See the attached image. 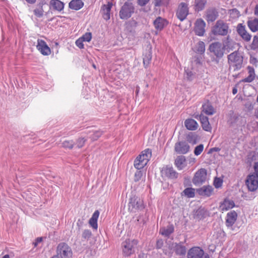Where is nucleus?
Segmentation results:
<instances>
[{
  "label": "nucleus",
  "instance_id": "nucleus-21",
  "mask_svg": "<svg viewBox=\"0 0 258 258\" xmlns=\"http://www.w3.org/2000/svg\"><path fill=\"white\" fill-rule=\"evenodd\" d=\"M214 188L210 185H204L197 189L198 194L202 196L210 197L213 192Z\"/></svg>",
  "mask_w": 258,
  "mask_h": 258
},
{
  "label": "nucleus",
  "instance_id": "nucleus-1",
  "mask_svg": "<svg viewBox=\"0 0 258 258\" xmlns=\"http://www.w3.org/2000/svg\"><path fill=\"white\" fill-rule=\"evenodd\" d=\"M228 24L221 20H218L212 27L211 33L215 36H226L231 33Z\"/></svg>",
  "mask_w": 258,
  "mask_h": 258
},
{
  "label": "nucleus",
  "instance_id": "nucleus-16",
  "mask_svg": "<svg viewBox=\"0 0 258 258\" xmlns=\"http://www.w3.org/2000/svg\"><path fill=\"white\" fill-rule=\"evenodd\" d=\"M190 147L185 141L177 142L174 146L175 151L179 154H185L189 151Z\"/></svg>",
  "mask_w": 258,
  "mask_h": 258
},
{
  "label": "nucleus",
  "instance_id": "nucleus-29",
  "mask_svg": "<svg viewBox=\"0 0 258 258\" xmlns=\"http://www.w3.org/2000/svg\"><path fill=\"white\" fill-rule=\"evenodd\" d=\"M184 125L186 128L190 131H195L198 128V124L196 120L188 118L185 120Z\"/></svg>",
  "mask_w": 258,
  "mask_h": 258
},
{
  "label": "nucleus",
  "instance_id": "nucleus-24",
  "mask_svg": "<svg viewBox=\"0 0 258 258\" xmlns=\"http://www.w3.org/2000/svg\"><path fill=\"white\" fill-rule=\"evenodd\" d=\"M112 6V3L108 2L107 5H104L101 9L102 17L105 20H108L110 18V11Z\"/></svg>",
  "mask_w": 258,
  "mask_h": 258
},
{
  "label": "nucleus",
  "instance_id": "nucleus-38",
  "mask_svg": "<svg viewBox=\"0 0 258 258\" xmlns=\"http://www.w3.org/2000/svg\"><path fill=\"white\" fill-rule=\"evenodd\" d=\"M247 25L251 31L256 32L258 30V19L249 20L247 22Z\"/></svg>",
  "mask_w": 258,
  "mask_h": 258
},
{
  "label": "nucleus",
  "instance_id": "nucleus-7",
  "mask_svg": "<svg viewBox=\"0 0 258 258\" xmlns=\"http://www.w3.org/2000/svg\"><path fill=\"white\" fill-rule=\"evenodd\" d=\"M134 12V7L131 2H125L121 8L119 17L121 19H127L130 18Z\"/></svg>",
  "mask_w": 258,
  "mask_h": 258
},
{
  "label": "nucleus",
  "instance_id": "nucleus-52",
  "mask_svg": "<svg viewBox=\"0 0 258 258\" xmlns=\"http://www.w3.org/2000/svg\"><path fill=\"white\" fill-rule=\"evenodd\" d=\"M84 41L89 42L92 38V34L90 32L86 33L81 37Z\"/></svg>",
  "mask_w": 258,
  "mask_h": 258
},
{
  "label": "nucleus",
  "instance_id": "nucleus-33",
  "mask_svg": "<svg viewBox=\"0 0 258 258\" xmlns=\"http://www.w3.org/2000/svg\"><path fill=\"white\" fill-rule=\"evenodd\" d=\"M209 215V212L204 208H199L195 213V217L200 220L205 218Z\"/></svg>",
  "mask_w": 258,
  "mask_h": 258
},
{
  "label": "nucleus",
  "instance_id": "nucleus-56",
  "mask_svg": "<svg viewBox=\"0 0 258 258\" xmlns=\"http://www.w3.org/2000/svg\"><path fill=\"white\" fill-rule=\"evenodd\" d=\"M150 0H137L138 5L141 7L145 6Z\"/></svg>",
  "mask_w": 258,
  "mask_h": 258
},
{
  "label": "nucleus",
  "instance_id": "nucleus-22",
  "mask_svg": "<svg viewBox=\"0 0 258 258\" xmlns=\"http://www.w3.org/2000/svg\"><path fill=\"white\" fill-rule=\"evenodd\" d=\"M167 24V20L161 17H158L153 22L155 28L158 31L162 30Z\"/></svg>",
  "mask_w": 258,
  "mask_h": 258
},
{
  "label": "nucleus",
  "instance_id": "nucleus-12",
  "mask_svg": "<svg viewBox=\"0 0 258 258\" xmlns=\"http://www.w3.org/2000/svg\"><path fill=\"white\" fill-rule=\"evenodd\" d=\"M246 120L241 116L237 115L231 116L228 120L230 126L234 128H238L244 125Z\"/></svg>",
  "mask_w": 258,
  "mask_h": 258
},
{
  "label": "nucleus",
  "instance_id": "nucleus-63",
  "mask_svg": "<svg viewBox=\"0 0 258 258\" xmlns=\"http://www.w3.org/2000/svg\"><path fill=\"white\" fill-rule=\"evenodd\" d=\"M42 238L41 237H38L36 240L35 242L34 243V246H36L38 243H40L42 241Z\"/></svg>",
  "mask_w": 258,
  "mask_h": 258
},
{
  "label": "nucleus",
  "instance_id": "nucleus-51",
  "mask_svg": "<svg viewBox=\"0 0 258 258\" xmlns=\"http://www.w3.org/2000/svg\"><path fill=\"white\" fill-rule=\"evenodd\" d=\"M34 15L37 17L40 18L43 15V10L42 8L36 9L34 10Z\"/></svg>",
  "mask_w": 258,
  "mask_h": 258
},
{
  "label": "nucleus",
  "instance_id": "nucleus-53",
  "mask_svg": "<svg viewBox=\"0 0 258 258\" xmlns=\"http://www.w3.org/2000/svg\"><path fill=\"white\" fill-rule=\"evenodd\" d=\"M143 176V172L140 170H137L135 174L134 180L136 182L139 181Z\"/></svg>",
  "mask_w": 258,
  "mask_h": 258
},
{
  "label": "nucleus",
  "instance_id": "nucleus-45",
  "mask_svg": "<svg viewBox=\"0 0 258 258\" xmlns=\"http://www.w3.org/2000/svg\"><path fill=\"white\" fill-rule=\"evenodd\" d=\"M204 150V145L203 144H200L197 146L194 150V154L196 156L200 155Z\"/></svg>",
  "mask_w": 258,
  "mask_h": 258
},
{
  "label": "nucleus",
  "instance_id": "nucleus-11",
  "mask_svg": "<svg viewBox=\"0 0 258 258\" xmlns=\"http://www.w3.org/2000/svg\"><path fill=\"white\" fill-rule=\"evenodd\" d=\"M209 50L218 58H221L224 54V48L222 44L219 42L211 43L209 47Z\"/></svg>",
  "mask_w": 258,
  "mask_h": 258
},
{
  "label": "nucleus",
  "instance_id": "nucleus-49",
  "mask_svg": "<svg viewBox=\"0 0 258 258\" xmlns=\"http://www.w3.org/2000/svg\"><path fill=\"white\" fill-rule=\"evenodd\" d=\"M202 128L204 130L207 132H211L212 127L210 124L209 121L201 123Z\"/></svg>",
  "mask_w": 258,
  "mask_h": 258
},
{
  "label": "nucleus",
  "instance_id": "nucleus-48",
  "mask_svg": "<svg viewBox=\"0 0 258 258\" xmlns=\"http://www.w3.org/2000/svg\"><path fill=\"white\" fill-rule=\"evenodd\" d=\"M223 180L220 178L216 177L214 181V185L217 188L220 187L222 185Z\"/></svg>",
  "mask_w": 258,
  "mask_h": 258
},
{
  "label": "nucleus",
  "instance_id": "nucleus-4",
  "mask_svg": "<svg viewBox=\"0 0 258 258\" xmlns=\"http://www.w3.org/2000/svg\"><path fill=\"white\" fill-rule=\"evenodd\" d=\"M56 253L59 258H72L73 255L71 248L64 242L58 244L57 246Z\"/></svg>",
  "mask_w": 258,
  "mask_h": 258
},
{
  "label": "nucleus",
  "instance_id": "nucleus-42",
  "mask_svg": "<svg viewBox=\"0 0 258 258\" xmlns=\"http://www.w3.org/2000/svg\"><path fill=\"white\" fill-rule=\"evenodd\" d=\"M183 192L188 198H193L195 196V190L192 188H186Z\"/></svg>",
  "mask_w": 258,
  "mask_h": 258
},
{
  "label": "nucleus",
  "instance_id": "nucleus-37",
  "mask_svg": "<svg viewBox=\"0 0 258 258\" xmlns=\"http://www.w3.org/2000/svg\"><path fill=\"white\" fill-rule=\"evenodd\" d=\"M170 0H152V4L156 8L167 7Z\"/></svg>",
  "mask_w": 258,
  "mask_h": 258
},
{
  "label": "nucleus",
  "instance_id": "nucleus-40",
  "mask_svg": "<svg viewBox=\"0 0 258 258\" xmlns=\"http://www.w3.org/2000/svg\"><path fill=\"white\" fill-rule=\"evenodd\" d=\"M186 141L190 144H196L197 142V136L194 133H190L186 136Z\"/></svg>",
  "mask_w": 258,
  "mask_h": 258
},
{
  "label": "nucleus",
  "instance_id": "nucleus-19",
  "mask_svg": "<svg viewBox=\"0 0 258 258\" xmlns=\"http://www.w3.org/2000/svg\"><path fill=\"white\" fill-rule=\"evenodd\" d=\"M36 47L43 55H48L51 53L50 48L47 45L46 43L42 39H38L37 40Z\"/></svg>",
  "mask_w": 258,
  "mask_h": 258
},
{
  "label": "nucleus",
  "instance_id": "nucleus-62",
  "mask_svg": "<svg viewBox=\"0 0 258 258\" xmlns=\"http://www.w3.org/2000/svg\"><path fill=\"white\" fill-rule=\"evenodd\" d=\"M248 126H252V127H257L258 128V122L255 121H253L250 122L248 124Z\"/></svg>",
  "mask_w": 258,
  "mask_h": 258
},
{
  "label": "nucleus",
  "instance_id": "nucleus-54",
  "mask_svg": "<svg viewBox=\"0 0 258 258\" xmlns=\"http://www.w3.org/2000/svg\"><path fill=\"white\" fill-rule=\"evenodd\" d=\"M83 41L84 40L80 37V38L78 39L76 41V45L79 48H84V44H83Z\"/></svg>",
  "mask_w": 258,
  "mask_h": 258
},
{
  "label": "nucleus",
  "instance_id": "nucleus-46",
  "mask_svg": "<svg viewBox=\"0 0 258 258\" xmlns=\"http://www.w3.org/2000/svg\"><path fill=\"white\" fill-rule=\"evenodd\" d=\"M92 235V233L89 230H85L82 233V238L85 240H89Z\"/></svg>",
  "mask_w": 258,
  "mask_h": 258
},
{
  "label": "nucleus",
  "instance_id": "nucleus-60",
  "mask_svg": "<svg viewBox=\"0 0 258 258\" xmlns=\"http://www.w3.org/2000/svg\"><path fill=\"white\" fill-rule=\"evenodd\" d=\"M163 245V241L162 239H159L156 242V248L158 249L161 248Z\"/></svg>",
  "mask_w": 258,
  "mask_h": 258
},
{
  "label": "nucleus",
  "instance_id": "nucleus-39",
  "mask_svg": "<svg viewBox=\"0 0 258 258\" xmlns=\"http://www.w3.org/2000/svg\"><path fill=\"white\" fill-rule=\"evenodd\" d=\"M196 52L203 54L205 51V44L203 41H199L196 46Z\"/></svg>",
  "mask_w": 258,
  "mask_h": 258
},
{
  "label": "nucleus",
  "instance_id": "nucleus-10",
  "mask_svg": "<svg viewBox=\"0 0 258 258\" xmlns=\"http://www.w3.org/2000/svg\"><path fill=\"white\" fill-rule=\"evenodd\" d=\"M189 13L188 5L185 3H181L177 8L176 16L181 21L184 20Z\"/></svg>",
  "mask_w": 258,
  "mask_h": 258
},
{
  "label": "nucleus",
  "instance_id": "nucleus-59",
  "mask_svg": "<svg viewBox=\"0 0 258 258\" xmlns=\"http://www.w3.org/2000/svg\"><path fill=\"white\" fill-rule=\"evenodd\" d=\"M244 105L245 107L249 110H252L253 108V105L250 101L247 102Z\"/></svg>",
  "mask_w": 258,
  "mask_h": 258
},
{
  "label": "nucleus",
  "instance_id": "nucleus-64",
  "mask_svg": "<svg viewBox=\"0 0 258 258\" xmlns=\"http://www.w3.org/2000/svg\"><path fill=\"white\" fill-rule=\"evenodd\" d=\"M254 14L258 17V4L256 5L254 9Z\"/></svg>",
  "mask_w": 258,
  "mask_h": 258
},
{
  "label": "nucleus",
  "instance_id": "nucleus-15",
  "mask_svg": "<svg viewBox=\"0 0 258 258\" xmlns=\"http://www.w3.org/2000/svg\"><path fill=\"white\" fill-rule=\"evenodd\" d=\"M249 190L255 191L258 188V178L254 174L249 175L245 181Z\"/></svg>",
  "mask_w": 258,
  "mask_h": 258
},
{
  "label": "nucleus",
  "instance_id": "nucleus-18",
  "mask_svg": "<svg viewBox=\"0 0 258 258\" xmlns=\"http://www.w3.org/2000/svg\"><path fill=\"white\" fill-rule=\"evenodd\" d=\"M237 218V214L235 211H231L227 214L225 224L228 228L233 230V225Z\"/></svg>",
  "mask_w": 258,
  "mask_h": 258
},
{
  "label": "nucleus",
  "instance_id": "nucleus-34",
  "mask_svg": "<svg viewBox=\"0 0 258 258\" xmlns=\"http://www.w3.org/2000/svg\"><path fill=\"white\" fill-rule=\"evenodd\" d=\"M152 59L151 48H150L144 54L143 63L145 68H147Z\"/></svg>",
  "mask_w": 258,
  "mask_h": 258
},
{
  "label": "nucleus",
  "instance_id": "nucleus-26",
  "mask_svg": "<svg viewBox=\"0 0 258 258\" xmlns=\"http://www.w3.org/2000/svg\"><path fill=\"white\" fill-rule=\"evenodd\" d=\"M202 112L208 115H213L215 112V109L209 101L202 105Z\"/></svg>",
  "mask_w": 258,
  "mask_h": 258
},
{
  "label": "nucleus",
  "instance_id": "nucleus-31",
  "mask_svg": "<svg viewBox=\"0 0 258 258\" xmlns=\"http://www.w3.org/2000/svg\"><path fill=\"white\" fill-rule=\"evenodd\" d=\"M84 6L82 0H72L69 3V8L72 10H79Z\"/></svg>",
  "mask_w": 258,
  "mask_h": 258
},
{
  "label": "nucleus",
  "instance_id": "nucleus-5",
  "mask_svg": "<svg viewBox=\"0 0 258 258\" xmlns=\"http://www.w3.org/2000/svg\"><path fill=\"white\" fill-rule=\"evenodd\" d=\"M137 244L138 241L136 239H127L123 241L121 244L123 255L128 256L133 254Z\"/></svg>",
  "mask_w": 258,
  "mask_h": 258
},
{
  "label": "nucleus",
  "instance_id": "nucleus-2",
  "mask_svg": "<svg viewBox=\"0 0 258 258\" xmlns=\"http://www.w3.org/2000/svg\"><path fill=\"white\" fill-rule=\"evenodd\" d=\"M152 152L149 149L143 151L134 161V166L139 170L146 166L151 157Z\"/></svg>",
  "mask_w": 258,
  "mask_h": 258
},
{
  "label": "nucleus",
  "instance_id": "nucleus-28",
  "mask_svg": "<svg viewBox=\"0 0 258 258\" xmlns=\"http://www.w3.org/2000/svg\"><path fill=\"white\" fill-rule=\"evenodd\" d=\"M235 206V203L233 201L226 199L221 204L220 208L223 211H227L233 208Z\"/></svg>",
  "mask_w": 258,
  "mask_h": 258
},
{
  "label": "nucleus",
  "instance_id": "nucleus-20",
  "mask_svg": "<svg viewBox=\"0 0 258 258\" xmlns=\"http://www.w3.org/2000/svg\"><path fill=\"white\" fill-rule=\"evenodd\" d=\"M218 16L219 13L215 8H209L206 12V19L208 23L215 21Z\"/></svg>",
  "mask_w": 258,
  "mask_h": 258
},
{
  "label": "nucleus",
  "instance_id": "nucleus-25",
  "mask_svg": "<svg viewBox=\"0 0 258 258\" xmlns=\"http://www.w3.org/2000/svg\"><path fill=\"white\" fill-rule=\"evenodd\" d=\"M64 3L59 0H51L50 8L54 11L61 12L64 9Z\"/></svg>",
  "mask_w": 258,
  "mask_h": 258
},
{
  "label": "nucleus",
  "instance_id": "nucleus-30",
  "mask_svg": "<svg viewBox=\"0 0 258 258\" xmlns=\"http://www.w3.org/2000/svg\"><path fill=\"white\" fill-rule=\"evenodd\" d=\"M99 216V212L96 210L93 214L91 218L89 220V224L95 229L98 228L97 220Z\"/></svg>",
  "mask_w": 258,
  "mask_h": 258
},
{
  "label": "nucleus",
  "instance_id": "nucleus-36",
  "mask_svg": "<svg viewBox=\"0 0 258 258\" xmlns=\"http://www.w3.org/2000/svg\"><path fill=\"white\" fill-rule=\"evenodd\" d=\"M174 231V226L173 225H169L166 228H161L160 230V233L165 236H169Z\"/></svg>",
  "mask_w": 258,
  "mask_h": 258
},
{
  "label": "nucleus",
  "instance_id": "nucleus-8",
  "mask_svg": "<svg viewBox=\"0 0 258 258\" xmlns=\"http://www.w3.org/2000/svg\"><path fill=\"white\" fill-rule=\"evenodd\" d=\"M160 172L162 178H167L172 180L176 179L179 175L173 167L170 165L163 166Z\"/></svg>",
  "mask_w": 258,
  "mask_h": 258
},
{
  "label": "nucleus",
  "instance_id": "nucleus-17",
  "mask_svg": "<svg viewBox=\"0 0 258 258\" xmlns=\"http://www.w3.org/2000/svg\"><path fill=\"white\" fill-rule=\"evenodd\" d=\"M206 23L202 19H198L195 24L194 31L196 35L202 36L205 32Z\"/></svg>",
  "mask_w": 258,
  "mask_h": 258
},
{
  "label": "nucleus",
  "instance_id": "nucleus-61",
  "mask_svg": "<svg viewBox=\"0 0 258 258\" xmlns=\"http://www.w3.org/2000/svg\"><path fill=\"white\" fill-rule=\"evenodd\" d=\"M254 172L253 173L254 174L255 176L258 178V162H255L254 165Z\"/></svg>",
  "mask_w": 258,
  "mask_h": 258
},
{
  "label": "nucleus",
  "instance_id": "nucleus-50",
  "mask_svg": "<svg viewBox=\"0 0 258 258\" xmlns=\"http://www.w3.org/2000/svg\"><path fill=\"white\" fill-rule=\"evenodd\" d=\"M229 13L233 18H237L240 16L239 12L236 9L230 10Z\"/></svg>",
  "mask_w": 258,
  "mask_h": 258
},
{
  "label": "nucleus",
  "instance_id": "nucleus-27",
  "mask_svg": "<svg viewBox=\"0 0 258 258\" xmlns=\"http://www.w3.org/2000/svg\"><path fill=\"white\" fill-rule=\"evenodd\" d=\"M185 157L182 155L178 156L175 160L174 164L179 170L183 169L186 166Z\"/></svg>",
  "mask_w": 258,
  "mask_h": 258
},
{
  "label": "nucleus",
  "instance_id": "nucleus-44",
  "mask_svg": "<svg viewBox=\"0 0 258 258\" xmlns=\"http://www.w3.org/2000/svg\"><path fill=\"white\" fill-rule=\"evenodd\" d=\"M251 49L252 50H256L258 49V36H254L253 38L252 42L251 44Z\"/></svg>",
  "mask_w": 258,
  "mask_h": 258
},
{
  "label": "nucleus",
  "instance_id": "nucleus-3",
  "mask_svg": "<svg viewBox=\"0 0 258 258\" xmlns=\"http://www.w3.org/2000/svg\"><path fill=\"white\" fill-rule=\"evenodd\" d=\"M228 62L230 67H233L234 70H240L242 66L243 57L238 51H235L227 56Z\"/></svg>",
  "mask_w": 258,
  "mask_h": 258
},
{
  "label": "nucleus",
  "instance_id": "nucleus-6",
  "mask_svg": "<svg viewBox=\"0 0 258 258\" xmlns=\"http://www.w3.org/2000/svg\"><path fill=\"white\" fill-rule=\"evenodd\" d=\"M143 201L140 198L135 196L130 198L128 203V210L132 212H136L137 210L144 209Z\"/></svg>",
  "mask_w": 258,
  "mask_h": 258
},
{
  "label": "nucleus",
  "instance_id": "nucleus-57",
  "mask_svg": "<svg viewBox=\"0 0 258 258\" xmlns=\"http://www.w3.org/2000/svg\"><path fill=\"white\" fill-rule=\"evenodd\" d=\"M202 58L201 56H196L195 57V60H194V62L196 64H202Z\"/></svg>",
  "mask_w": 258,
  "mask_h": 258
},
{
  "label": "nucleus",
  "instance_id": "nucleus-47",
  "mask_svg": "<svg viewBox=\"0 0 258 258\" xmlns=\"http://www.w3.org/2000/svg\"><path fill=\"white\" fill-rule=\"evenodd\" d=\"M86 140L87 139L84 138H79L76 141V145L77 147L79 148H82L84 146Z\"/></svg>",
  "mask_w": 258,
  "mask_h": 258
},
{
  "label": "nucleus",
  "instance_id": "nucleus-9",
  "mask_svg": "<svg viewBox=\"0 0 258 258\" xmlns=\"http://www.w3.org/2000/svg\"><path fill=\"white\" fill-rule=\"evenodd\" d=\"M187 258H209L207 253H205L202 248L194 246L190 248L187 252Z\"/></svg>",
  "mask_w": 258,
  "mask_h": 258
},
{
  "label": "nucleus",
  "instance_id": "nucleus-32",
  "mask_svg": "<svg viewBox=\"0 0 258 258\" xmlns=\"http://www.w3.org/2000/svg\"><path fill=\"white\" fill-rule=\"evenodd\" d=\"M207 0H195L194 9L196 12L203 10L206 6Z\"/></svg>",
  "mask_w": 258,
  "mask_h": 258
},
{
  "label": "nucleus",
  "instance_id": "nucleus-35",
  "mask_svg": "<svg viewBox=\"0 0 258 258\" xmlns=\"http://www.w3.org/2000/svg\"><path fill=\"white\" fill-rule=\"evenodd\" d=\"M247 70L248 71V76L243 80V82L246 83H250L255 78L254 70L252 67L250 66H248L247 67Z\"/></svg>",
  "mask_w": 258,
  "mask_h": 258
},
{
  "label": "nucleus",
  "instance_id": "nucleus-41",
  "mask_svg": "<svg viewBox=\"0 0 258 258\" xmlns=\"http://www.w3.org/2000/svg\"><path fill=\"white\" fill-rule=\"evenodd\" d=\"M75 142L73 140H65L62 143V146L65 148L71 149L73 148Z\"/></svg>",
  "mask_w": 258,
  "mask_h": 258
},
{
  "label": "nucleus",
  "instance_id": "nucleus-23",
  "mask_svg": "<svg viewBox=\"0 0 258 258\" xmlns=\"http://www.w3.org/2000/svg\"><path fill=\"white\" fill-rule=\"evenodd\" d=\"M237 31L238 34L246 41H249L251 39V35L246 31L245 27L241 24L237 26Z\"/></svg>",
  "mask_w": 258,
  "mask_h": 258
},
{
  "label": "nucleus",
  "instance_id": "nucleus-13",
  "mask_svg": "<svg viewBox=\"0 0 258 258\" xmlns=\"http://www.w3.org/2000/svg\"><path fill=\"white\" fill-rule=\"evenodd\" d=\"M207 177V171L204 168H201L197 171L192 179V182L195 185H200L204 182Z\"/></svg>",
  "mask_w": 258,
  "mask_h": 258
},
{
  "label": "nucleus",
  "instance_id": "nucleus-43",
  "mask_svg": "<svg viewBox=\"0 0 258 258\" xmlns=\"http://www.w3.org/2000/svg\"><path fill=\"white\" fill-rule=\"evenodd\" d=\"M102 135V132L100 131H96L93 132L92 134L90 135V138L93 141L97 140Z\"/></svg>",
  "mask_w": 258,
  "mask_h": 258
},
{
  "label": "nucleus",
  "instance_id": "nucleus-58",
  "mask_svg": "<svg viewBox=\"0 0 258 258\" xmlns=\"http://www.w3.org/2000/svg\"><path fill=\"white\" fill-rule=\"evenodd\" d=\"M185 71L186 75V78H187V79L191 80L193 76L192 73L188 69L186 70Z\"/></svg>",
  "mask_w": 258,
  "mask_h": 258
},
{
  "label": "nucleus",
  "instance_id": "nucleus-55",
  "mask_svg": "<svg viewBox=\"0 0 258 258\" xmlns=\"http://www.w3.org/2000/svg\"><path fill=\"white\" fill-rule=\"evenodd\" d=\"M198 117L200 120L201 123L209 121L208 117L203 115L202 113L198 115Z\"/></svg>",
  "mask_w": 258,
  "mask_h": 258
},
{
  "label": "nucleus",
  "instance_id": "nucleus-14",
  "mask_svg": "<svg viewBox=\"0 0 258 258\" xmlns=\"http://www.w3.org/2000/svg\"><path fill=\"white\" fill-rule=\"evenodd\" d=\"M170 247L177 255L183 256H185L186 253V248L184 245L183 242H180L179 243L173 242Z\"/></svg>",
  "mask_w": 258,
  "mask_h": 258
}]
</instances>
